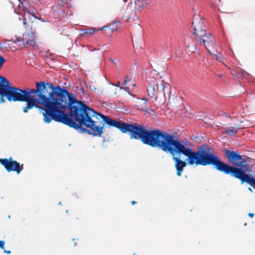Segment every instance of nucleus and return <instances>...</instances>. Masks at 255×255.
<instances>
[{"mask_svg": "<svg viewBox=\"0 0 255 255\" xmlns=\"http://www.w3.org/2000/svg\"><path fill=\"white\" fill-rule=\"evenodd\" d=\"M3 252L4 253H6L7 254H11V251L8 250V251H7V250H4Z\"/></svg>", "mask_w": 255, "mask_h": 255, "instance_id": "obj_22", "label": "nucleus"}, {"mask_svg": "<svg viewBox=\"0 0 255 255\" xmlns=\"http://www.w3.org/2000/svg\"><path fill=\"white\" fill-rule=\"evenodd\" d=\"M248 216L251 217V218H253L254 216V213H250L249 214H248Z\"/></svg>", "mask_w": 255, "mask_h": 255, "instance_id": "obj_23", "label": "nucleus"}, {"mask_svg": "<svg viewBox=\"0 0 255 255\" xmlns=\"http://www.w3.org/2000/svg\"><path fill=\"white\" fill-rule=\"evenodd\" d=\"M17 41L19 42V45L26 46H34L36 44L35 38L32 30L24 33L22 37L17 38Z\"/></svg>", "mask_w": 255, "mask_h": 255, "instance_id": "obj_9", "label": "nucleus"}, {"mask_svg": "<svg viewBox=\"0 0 255 255\" xmlns=\"http://www.w3.org/2000/svg\"><path fill=\"white\" fill-rule=\"evenodd\" d=\"M0 163L8 172L13 171L19 174L23 169V164L14 160L11 157L8 159L0 158Z\"/></svg>", "mask_w": 255, "mask_h": 255, "instance_id": "obj_6", "label": "nucleus"}, {"mask_svg": "<svg viewBox=\"0 0 255 255\" xmlns=\"http://www.w3.org/2000/svg\"><path fill=\"white\" fill-rule=\"evenodd\" d=\"M133 255H136L135 254H134Z\"/></svg>", "mask_w": 255, "mask_h": 255, "instance_id": "obj_30", "label": "nucleus"}, {"mask_svg": "<svg viewBox=\"0 0 255 255\" xmlns=\"http://www.w3.org/2000/svg\"><path fill=\"white\" fill-rule=\"evenodd\" d=\"M142 100L143 101L144 104H145L146 102V100H143V99H142Z\"/></svg>", "mask_w": 255, "mask_h": 255, "instance_id": "obj_25", "label": "nucleus"}, {"mask_svg": "<svg viewBox=\"0 0 255 255\" xmlns=\"http://www.w3.org/2000/svg\"><path fill=\"white\" fill-rule=\"evenodd\" d=\"M65 103V110L69 108L70 116L63 110L59 123L76 129L80 128L83 132L95 136H102L104 125L106 124L117 128L124 133H129L131 139H140L151 147L158 145L163 146L164 149H167L165 142L159 141V138L164 137L163 139L167 142H169L170 138L158 129L147 130L145 126L136 123L130 124L117 121L90 109L83 102L77 101L69 92Z\"/></svg>", "mask_w": 255, "mask_h": 255, "instance_id": "obj_1", "label": "nucleus"}, {"mask_svg": "<svg viewBox=\"0 0 255 255\" xmlns=\"http://www.w3.org/2000/svg\"><path fill=\"white\" fill-rule=\"evenodd\" d=\"M36 85V89H21L9 86L4 95H7V99L9 102H25L26 104L23 108L25 113L37 107V104H41L44 108V122L49 123L54 120L59 123L63 110H65L66 107L68 90L59 86L54 87L52 84L44 82H37Z\"/></svg>", "mask_w": 255, "mask_h": 255, "instance_id": "obj_3", "label": "nucleus"}, {"mask_svg": "<svg viewBox=\"0 0 255 255\" xmlns=\"http://www.w3.org/2000/svg\"><path fill=\"white\" fill-rule=\"evenodd\" d=\"M188 48H189V51L191 52H194L196 50V47L194 46H188Z\"/></svg>", "mask_w": 255, "mask_h": 255, "instance_id": "obj_19", "label": "nucleus"}, {"mask_svg": "<svg viewBox=\"0 0 255 255\" xmlns=\"http://www.w3.org/2000/svg\"><path fill=\"white\" fill-rule=\"evenodd\" d=\"M132 86H135V83H132Z\"/></svg>", "mask_w": 255, "mask_h": 255, "instance_id": "obj_28", "label": "nucleus"}, {"mask_svg": "<svg viewBox=\"0 0 255 255\" xmlns=\"http://www.w3.org/2000/svg\"><path fill=\"white\" fill-rule=\"evenodd\" d=\"M9 82L5 78L0 76V94L4 95L7 88L9 87Z\"/></svg>", "mask_w": 255, "mask_h": 255, "instance_id": "obj_10", "label": "nucleus"}, {"mask_svg": "<svg viewBox=\"0 0 255 255\" xmlns=\"http://www.w3.org/2000/svg\"><path fill=\"white\" fill-rule=\"evenodd\" d=\"M249 190L250 191H252V189H251L250 187H249Z\"/></svg>", "mask_w": 255, "mask_h": 255, "instance_id": "obj_27", "label": "nucleus"}, {"mask_svg": "<svg viewBox=\"0 0 255 255\" xmlns=\"http://www.w3.org/2000/svg\"><path fill=\"white\" fill-rule=\"evenodd\" d=\"M0 103H4L5 101V100L4 99V97H6L7 98V95H3L1 94H0Z\"/></svg>", "mask_w": 255, "mask_h": 255, "instance_id": "obj_17", "label": "nucleus"}, {"mask_svg": "<svg viewBox=\"0 0 255 255\" xmlns=\"http://www.w3.org/2000/svg\"><path fill=\"white\" fill-rule=\"evenodd\" d=\"M136 202L135 201H132L131 202V204L132 205H134V204H136Z\"/></svg>", "mask_w": 255, "mask_h": 255, "instance_id": "obj_24", "label": "nucleus"}, {"mask_svg": "<svg viewBox=\"0 0 255 255\" xmlns=\"http://www.w3.org/2000/svg\"><path fill=\"white\" fill-rule=\"evenodd\" d=\"M20 1H21V0H19Z\"/></svg>", "mask_w": 255, "mask_h": 255, "instance_id": "obj_32", "label": "nucleus"}, {"mask_svg": "<svg viewBox=\"0 0 255 255\" xmlns=\"http://www.w3.org/2000/svg\"><path fill=\"white\" fill-rule=\"evenodd\" d=\"M225 116H226V117H229V118H231L230 117H228V116L226 114H225ZM230 119L231 120V119Z\"/></svg>", "mask_w": 255, "mask_h": 255, "instance_id": "obj_26", "label": "nucleus"}, {"mask_svg": "<svg viewBox=\"0 0 255 255\" xmlns=\"http://www.w3.org/2000/svg\"><path fill=\"white\" fill-rule=\"evenodd\" d=\"M105 28L104 27H102V28H101V30H104V29ZM99 30H100V29H96V28H90V29H87L85 30V32L84 33L85 34H93L95 31H98Z\"/></svg>", "mask_w": 255, "mask_h": 255, "instance_id": "obj_14", "label": "nucleus"}, {"mask_svg": "<svg viewBox=\"0 0 255 255\" xmlns=\"http://www.w3.org/2000/svg\"><path fill=\"white\" fill-rule=\"evenodd\" d=\"M215 47H214V51H212V53H209L210 54L214 55L216 57V59L217 61H219V62L221 63H224L225 61V58L223 57V56L220 54L219 55L216 54L215 53H217L216 50L215 49Z\"/></svg>", "mask_w": 255, "mask_h": 255, "instance_id": "obj_11", "label": "nucleus"}, {"mask_svg": "<svg viewBox=\"0 0 255 255\" xmlns=\"http://www.w3.org/2000/svg\"><path fill=\"white\" fill-rule=\"evenodd\" d=\"M109 60L110 61H111V62L113 63L116 66V67H118L120 66V61L119 60H113L112 59H111L110 58L109 59Z\"/></svg>", "mask_w": 255, "mask_h": 255, "instance_id": "obj_15", "label": "nucleus"}, {"mask_svg": "<svg viewBox=\"0 0 255 255\" xmlns=\"http://www.w3.org/2000/svg\"><path fill=\"white\" fill-rule=\"evenodd\" d=\"M137 2H138V3H139V2H140V0H137Z\"/></svg>", "mask_w": 255, "mask_h": 255, "instance_id": "obj_29", "label": "nucleus"}, {"mask_svg": "<svg viewBox=\"0 0 255 255\" xmlns=\"http://www.w3.org/2000/svg\"><path fill=\"white\" fill-rule=\"evenodd\" d=\"M230 123L225 125V127H222L225 129L223 133L229 135L233 136L238 132V130L241 128V126L239 124V122L236 118H230Z\"/></svg>", "mask_w": 255, "mask_h": 255, "instance_id": "obj_8", "label": "nucleus"}, {"mask_svg": "<svg viewBox=\"0 0 255 255\" xmlns=\"http://www.w3.org/2000/svg\"><path fill=\"white\" fill-rule=\"evenodd\" d=\"M131 82V79H129L128 77V76H126V79L125 80L124 84L126 85H129L128 84V83H129Z\"/></svg>", "mask_w": 255, "mask_h": 255, "instance_id": "obj_20", "label": "nucleus"}, {"mask_svg": "<svg viewBox=\"0 0 255 255\" xmlns=\"http://www.w3.org/2000/svg\"><path fill=\"white\" fill-rule=\"evenodd\" d=\"M141 4L138 5L139 8L143 9L145 8L148 4H150L149 0H140Z\"/></svg>", "mask_w": 255, "mask_h": 255, "instance_id": "obj_13", "label": "nucleus"}, {"mask_svg": "<svg viewBox=\"0 0 255 255\" xmlns=\"http://www.w3.org/2000/svg\"><path fill=\"white\" fill-rule=\"evenodd\" d=\"M249 184L255 188V179L254 177H252Z\"/></svg>", "mask_w": 255, "mask_h": 255, "instance_id": "obj_18", "label": "nucleus"}, {"mask_svg": "<svg viewBox=\"0 0 255 255\" xmlns=\"http://www.w3.org/2000/svg\"><path fill=\"white\" fill-rule=\"evenodd\" d=\"M161 132L165 133L170 138L169 142L165 141L163 139L164 137L159 138V141H163L165 142L167 149H164L163 146L158 145L153 147L160 148L164 152H169L173 155L172 159L175 162V167L178 176L181 175L187 164L185 161L175 156L182 154L187 157L186 161L190 165L194 164L202 166L212 165L219 171L226 174H229L232 177L239 179L242 183L246 182L250 184L252 176L246 173L248 171L249 164L239 152L231 151L227 149L224 150V152L229 161L233 165L231 166L222 161L216 155L212 154L210 152V148L205 149L201 147L197 151H193L190 146H187L188 145H190L188 141L183 140L181 143L178 140L174 139L173 135L165 131H161Z\"/></svg>", "mask_w": 255, "mask_h": 255, "instance_id": "obj_2", "label": "nucleus"}, {"mask_svg": "<svg viewBox=\"0 0 255 255\" xmlns=\"http://www.w3.org/2000/svg\"><path fill=\"white\" fill-rule=\"evenodd\" d=\"M114 24L116 26V29L119 28L121 25V22L119 19H116L114 21Z\"/></svg>", "mask_w": 255, "mask_h": 255, "instance_id": "obj_16", "label": "nucleus"}, {"mask_svg": "<svg viewBox=\"0 0 255 255\" xmlns=\"http://www.w3.org/2000/svg\"><path fill=\"white\" fill-rule=\"evenodd\" d=\"M5 242L4 241H0V248L1 249H4Z\"/></svg>", "mask_w": 255, "mask_h": 255, "instance_id": "obj_21", "label": "nucleus"}, {"mask_svg": "<svg viewBox=\"0 0 255 255\" xmlns=\"http://www.w3.org/2000/svg\"><path fill=\"white\" fill-rule=\"evenodd\" d=\"M62 0L63 1H64V0Z\"/></svg>", "mask_w": 255, "mask_h": 255, "instance_id": "obj_31", "label": "nucleus"}, {"mask_svg": "<svg viewBox=\"0 0 255 255\" xmlns=\"http://www.w3.org/2000/svg\"><path fill=\"white\" fill-rule=\"evenodd\" d=\"M147 82V91L149 97L156 100L158 92H161L165 96L164 89L169 86L167 82H164L163 80L159 81L160 85L159 87V82L154 78H150Z\"/></svg>", "mask_w": 255, "mask_h": 255, "instance_id": "obj_5", "label": "nucleus"}, {"mask_svg": "<svg viewBox=\"0 0 255 255\" xmlns=\"http://www.w3.org/2000/svg\"><path fill=\"white\" fill-rule=\"evenodd\" d=\"M23 10L24 13L22 18V25L25 28L32 30L33 20L37 17L36 11L33 9L25 7L24 8Z\"/></svg>", "mask_w": 255, "mask_h": 255, "instance_id": "obj_7", "label": "nucleus"}, {"mask_svg": "<svg viewBox=\"0 0 255 255\" xmlns=\"http://www.w3.org/2000/svg\"><path fill=\"white\" fill-rule=\"evenodd\" d=\"M194 30V35L198 37L199 44L203 46L208 53L214 52L216 43L214 36L210 33H207L206 27L204 24L203 17L200 15H195L192 23Z\"/></svg>", "mask_w": 255, "mask_h": 255, "instance_id": "obj_4", "label": "nucleus"}, {"mask_svg": "<svg viewBox=\"0 0 255 255\" xmlns=\"http://www.w3.org/2000/svg\"><path fill=\"white\" fill-rule=\"evenodd\" d=\"M126 12L127 13V14L123 15V18H126L125 20L127 21L128 22L130 19L132 18V14H134L135 15L134 12H130V14H129L130 11L128 9H127Z\"/></svg>", "mask_w": 255, "mask_h": 255, "instance_id": "obj_12", "label": "nucleus"}]
</instances>
